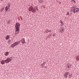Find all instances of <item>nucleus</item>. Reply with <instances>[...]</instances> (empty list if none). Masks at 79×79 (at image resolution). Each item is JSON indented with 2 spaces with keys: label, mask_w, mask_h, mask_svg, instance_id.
I'll list each match as a JSON object with an SVG mask.
<instances>
[{
  "label": "nucleus",
  "mask_w": 79,
  "mask_h": 79,
  "mask_svg": "<svg viewBox=\"0 0 79 79\" xmlns=\"http://www.w3.org/2000/svg\"><path fill=\"white\" fill-rule=\"evenodd\" d=\"M20 26V24L19 23H17L15 24V34H17L19 33V26Z\"/></svg>",
  "instance_id": "1"
},
{
  "label": "nucleus",
  "mask_w": 79,
  "mask_h": 79,
  "mask_svg": "<svg viewBox=\"0 0 79 79\" xmlns=\"http://www.w3.org/2000/svg\"><path fill=\"white\" fill-rule=\"evenodd\" d=\"M69 75V78H71V77H72V74L69 73V72H65L64 75V78H67L68 77V76Z\"/></svg>",
  "instance_id": "2"
},
{
  "label": "nucleus",
  "mask_w": 79,
  "mask_h": 79,
  "mask_svg": "<svg viewBox=\"0 0 79 79\" xmlns=\"http://www.w3.org/2000/svg\"><path fill=\"white\" fill-rule=\"evenodd\" d=\"M72 10L73 13H77L79 11V9L78 7H72Z\"/></svg>",
  "instance_id": "3"
},
{
  "label": "nucleus",
  "mask_w": 79,
  "mask_h": 79,
  "mask_svg": "<svg viewBox=\"0 0 79 79\" xmlns=\"http://www.w3.org/2000/svg\"><path fill=\"white\" fill-rule=\"evenodd\" d=\"M20 41H18L17 42H15L14 43L11 44V45L10 46L12 48H14L15 47H16L17 45H18V44H20Z\"/></svg>",
  "instance_id": "4"
},
{
  "label": "nucleus",
  "mask_w": 79,
  "mask_h": 79,
  "mask_svg": "<svg viewBox=\"0 0 79 79\" xmlns=\"http://www.w3.org/2000/svg\"><path fill=\"white\" fill-rule=\"evenodd\" d=\"M28 10L29 11H32V12L33 13H35V10L34 9V7L32 6L30 7L29 8Z\"/></svg>",
  "instance_id": "5"
},
{
  "label": "nucleus",
  "mask_w": 79,
  "mask_h": 79,
  "mask_svg": "<svg viewBox=\"0 0 79 79\" xmlns=\"http://www.w3.org/2000/svg\"><path fill=\"white\" fill-rule=\"evenodd\" d=\"M5 61L6 63H8L9 62H10L11 61V59L10 58H8L6 60H5Z\"/></svg>",
  "instance_id": "6"
},
{
  "label": "nucleus",
  "mask_w": 79,
  "mask_h": 79,
  "mask_svg": "<svg viewBox=\"0 0 79 79\" xmlns=\"http://www.w3.org/2000/svg\"><path fill=\"white\" fill-rule=\"evenodd\" d=\"M19 41H20V42H21V43L22 44H26V41H25V39L24 38H23L21 40H20Z\"/></svg>",
  "instance_id": "7"
},
{
  "label": "nucleus",
  "mask_w": 79,
  "mask_h": 79,
  "mask_svg": "<svg viewBox=\"0 0 79 79\" xmlns=\"http://www.w3.org/2000/svg\"><path fill=\"white\" fill-rule=\"evenodd\" d=\"M5 63H6L5 60H2L1 61V64H5Z\"/></svg>",
  "instance_id": "8"
},
{
  "label": "nucleus",
  "mask_w": 79,
  "mask_h": 79,
  "mask_svg": "<svg viewBox=\"0 0 79 79\" xmlns=\"http://www.w3.org/2000/svg\"><path fill=\"white\" fill-rule=\"evenodd\" d=\"M33 10H35V11H38L39 10L38 9V8H37V6H36L34 7V8H33Z\"/></svg>",
  "instance_id": "9"
},
{
  "label": "nucleus",
  "mask_w": 79,
  "mask_h": 79,
  "mask_svg": "<svg viewBox=\"0 0 79 79\" xmlns=\"http://www.w3.org/2000/svg\"><path fill=\"white\" fill-rule=\"evenodd\" d=\"M4 55L5 56H8L9 55V52H6L5 53Z\"/></svg>",
  "instance_id": "10"
},
{
  "label": "nucleus",
  "mask_w": 79,
  "mask_h": 79,
  "mask_svg": "<svg viewBox=\"0 0 79 79\" xmlns=\"http://www.w3.org/2000/svg\"><path fill=\"white\" fill-rule=\"evenodd\" d=\"M64 32V29L63 28H62L61 30H60V32L61 33H63Z\"/></svg>",
  "instance_id": "11"
},
{
  "label": "nucleus",
  "mask_w": 79,
  "mask_h": 79,
  "mask_svg": "<svg viewBox=\"0 0 79 79\" xmlns=\"http://www.w3.org/2000/svg\"><path fill=\"white\" fill-rule=\"evenodd\" d=\"M10 38V36L8 35H7L6 37V40H8Z\"/></svg>",
  "instance_id": "12"
},
{
  "label": "nucleus",
  "mask_w": 79,
  "mask_h": 79,
  "mask_svg": "<svg viewBox=\"0 0 79 79\" xmlns=\"http://www.w3.org/2000/svg\"><path fill=\"white\" fill-rule=\"evenodd\" d=\"M41 66L42 67V68H44L45 67V63H43L41 65Z\"/></svg>",
  "instance_id": "13"
},
{
  "label": "nucleus",
  "mask_w": 79,
  "mask_h": 79,
  "mask_svg": "<svg viewBox=\"0 0 79 79\" xmlns=\"http://www.w3.org/2000/svg\"><path fill=\"white\" fill-rule=\"evenodd\" d=\"M77 60L79 61V55H78L77 57Z\"/></svg>",
  "instance_id": "14"
},
{
  "label": "nucleus",
  "mask_w": 79,
  "mask_h": 79,
  "mask_svg": "<svg viewBox=\"0 0 79 79\" xmlns=\"http://www.w3.org/2000/svg\"><path fill=\"white\" fill-rule=\"evenodd\" d=\"M8 8H9V7H8V6H6V7L5 8V10H6V11H7V10H8Z\"/></svg>",
  "instance_id": "15"
},
{
  "label": "nucleus",
  "mask_w": 79,
  "mask_h": 79,
  "mask_svg": "<svg viewBox=\"0 0 79 79\" xmlns=\"http://www.w3.org/2000/svg\"><path fill=\"white\" fill-rule=\"evenodd\" d=\"M60 22H61V26H63L64 25V24H63V21H61Z\"/></svg>",
  "instance_id": "16"
},
{
  "label": "nucleus",
  "mask_w": 79,
  "mask_h": 79,
  "mask_svg": "<svg viewBox=\"0 0 79 79\" xmlns=\"http://www.w3.org/2000/svg\"><path fill=\"white\" fill-rule=\"evenodd\" d=\"M39 2L40 3H42V2H43V0H39Z\"/></svg>",
  "instance_id": "17"
},
{
  "label": "nucleus",
  "mask_w": 79,
  "mask_h": 79,
  "mask_svg": "<svg viewBox=\"0 0 79 79\" xmlns=\"http://www.w3.org/2000/svg\"><path fill=\"white\" fill-rule=\"evenodd\" d=\"M3 10H4V7H2V9L1 10V12H2Z\"/></svg>",
  "instance_id": "18"
},
{
  "label": "nucleus",
  "mask_w": 79,
  "mask_h": 79,
  "mask_svg": "<svg viewBox=\"0 0 79 79\" xmlns=\"http://www.w3.org/2000/svg\"><path fill=\"white\" fill-rule=\"evenodd\" d=\"M71 67V65H69L68 66V68H69Z\"/></svg>",
  "instance_id": "19"
},
{
  "label": "nucleus",
  "mask_w": 79,
  "mask_h": 79,
  "mask_svg": "<svg viewBox=\"0 0 79 79\" xmlns=\"http://www.w3.org/2000/svg\"><path fill=\"white\" fill-rule=\"evenodd\" d=\"M10 42H11V40H9L8 41V43L10 44Z\"/></svg>",
  "instance_id": "20"
},
{
  "label": "nucleus",
  "mask_w": 79,
  "mask_h": 79,
  "mask_svg": "<svg viewBox=\"0 0 79 79\" xmlns=\"http://www.w3.org/2000/svg\"><path fill=\"white\" fill-rule=\"evenodd\" d=\"M72 2H74L75 3H76V1H74V0H72Z\"/></svg>",
  "instance_id": "21"
},
{
  "label": "nucleus",
  "mask_w": 79,
  "mask_h": 79,
  "mask_svg": "<svg viewBox=\"0 0 79 79\" xmlns=\"http://www.w3.org/2000/svg\"><path fill=\"white\" fill-rule=\"evenodd\" d=\"M69 15V12H67V14H66V15Z\"/></svg>",
  "instance_id": "22"
},
{
  "label": "nucleus",
  "mask_w": 79,
  "mask_h": 79,
  "mask_svg": "<svg viewBox=\"0 0 79 79\" xmlns=\"http://www.w3.org/2000/svg\"><path fill=\"white\" fill-rule=\"evenodd\" d=\"M8 7H10V4H8Z\"/></svg>",
  "instance_id": "23"
},
{
  "label": "nucleus",
  "mask_w": 79,
  "mask_h": 79,
  "mask_svg": "<svg viewBox=\"0 0 79 79\" xmlns=\"http://www.w3.org/2000/svg\"><path fill=\"white\" fill-rule=\"evenodd\" d=\"M48 32H51V30L49 31Z\"/></svg>",
  "instance_id": "24"
},
{
  "label": "nucleus",
  "mask_w": 79,
  "mask_h": 79,
  "mask_svg": "<svg viewBox=\"0 0 79 79\" xmlns=\"http://www.w3.org/2000/svg\"><path fill=\"white\" fill-rule=\"evenodd\" d=\"M54 35V34H53V36L54 37V36H55V35Z\"/></svg>",
  "instance_id": "25"
},
{
  "label": "nucleus",
  "mask_w": 79,
  "mask_h": 79,
  "mask_svg": "<svg viewBox=\"0 0 79 79\" xmlns=\"http://www.w3.org/2000/svg\"><path fill=\"white\" fill-rule=\"evenodd\" d=\"M20 17L21 19H22V17Z\"/></svg>",
  "instance_id": "26"
},
{
  "label": "nucleus",
  "mask_w": 79,
  "mask_h": 79,
  "mask_svg": "<svg viewBox=\"0 0 79 79\" xmlns=\"http://www.w3.org/2000/svg\"><path fill=\"white\" fill-rule=\"evenodd\" d=\"M47 31H48V29H47Z\"/></svg>",
  "instance_id": "27"
},
{
  "label": "nucleus",
  "mask_w": 79,
  "mask_h": 79,
  "mask_svg": "<svg viewBox=\"0 0 79 79\" xmlns=\"http://www.w3.org/2000/svg\"><path fill=\"white\" fill-rule=\"evenodd\" d=\"M1 0V1H3V0Z\"/></svg>",
  "instance_id": "28"
},
{
  "label": "nucleus",
  "mask_w": 79,
  "mask_h": 79,
  "mask_svg": "<svg viewBox=\"0 0 79 79\" xmlns=\"http://www.w3.org/2000/svg\"><path fill=\"white\" fill-rule=\"evenodd\" d=\"M60 4L61 3V2H60Z\"/></svg>",
  "instance_id": "29"
}]
</instances>
